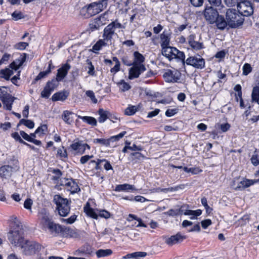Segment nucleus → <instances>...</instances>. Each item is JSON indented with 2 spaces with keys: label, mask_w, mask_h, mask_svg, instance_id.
<instances>
[{
  "label": "nucleus",
  "mask_w": 259,
  "mask_h": 259,
  "mask_svg": "<svg viewBox=\"0 0 259 259\" xmlns=\"http://www.w3.org/2000/svg\"><path fill=\"white\" fill-rule=\"evenodd\" d=\"M164 213L168 216L172 217L180 215L179 209H170L167 211L164 212Z\"/></svg>",
  "instance_id": "obj_59"
},
{
  "label": "nucleus",
  "mask_w": 259,
  "mask_h": 259,
  "mask_svg": "<svg viewBox=\"0 0 259 259\" xmlns=\"http://www.w3.org/2000/svg\"><path fill=\"white\" fill-rule=\"evenodd\" d=\"M60 185L69 188L68 190L70 191V193L72 194L77 193L80 191V189L76 182V180L72 178H63L61 179Z\"/></svg>",
  "instance_id": "obj_7"
},
{
  "label": "nucleus",
  "mask_w": 259,
  "mask_h": 259,
  "mask_svg": "<svg viewBox=\"0 0 259 259\" xmlns=\"http://www.w3.org/2000/svg\"><path fill=\"white\" fill-rule=\"evenodd\" d=\"M122 25L118 22L117 20L112 21L106 26L103 31L102 37L107 41H111L113 35L115 33V30L117 28H123Z\"/></svg>",
  "instance_id": "obj_5"
},
{
  "label": "nucleus",
  "mask_w": 259,
  "mask_h": 259,
  "mask_svg": "<svg viewBox=\"0 0 259 259\" xmlns=\"http://www.w3.org/2000/svg\"><path fill=\"white\" fill-rule=\"evenodd\" d=\"M131 156L132 160L134 161L135 162H137V160H141L142 158L144 157V155L139 152L132 153L131 154Z\"/></svg>",
  "instance_id": "obj_54"
},
{
  "label": "nucleus",
  "mask_w": 259,
  "mask_h": 259,
  "mask_svg": "<svg viewBox=\"0 0 259 259\" xmlns=\"http://www.w3.org/2000/svg\"><path fill=\"white\" fill-rule=\"evenodd\" d=\"M240 179L241 180L238 182L237 185L235 188V190L236 191H243L250 186V183L248 182V179L240 178Z\"/></svg>",
  "instance_id": "obj_25"
},
{
  "label": "nucleus",
  "mask_w": 259,
  "mask_h": 259,
  "mask_svg": "<svg viewBox=\"0 0 259 259\" xmlns=\"http://www.w3.org/2000/svg\"><path fill=\"white\" fill-rule=\"evenodd\" d=\"M171 49H173V50L176 52V55H174V59L177 60L178 61H180L182 63V68L184 69V71H186L185 64H186V60H185V55L184 52L182 51H180L176 47H172Z\"/></svg>",
  "instance_id": "obj_21"
},
{
  "label": "nucleus",
  "mask_w": 259,
  "mask_h": 259,
  "mask_svg": "<svg viewBox=\"0 0 259 259\" xmlns=\"http://www.w3.org/2000/svg\"><path fill=\"white\" fill-rule=\"evenodd\" d=\"M190 46L194 50L199 51L204 49V46L203 42L195 41L193 42V44H191Z\"/></svg>",
  "instance_id": "obj_50"
},
{
  "label": "nucleus",
  "mask_w": 259,
  "mask_h": 259,
  "mask_svg": "<svg viewBox=\"0 0 259 259\" xmlns=\"http://www.w3.org/2000/svg\"><path fill=\"white\" fill-rule=\"evenodd\" d=\"M12 19L14 21H18L19 20L23 19L25 18V16L21 12H17V11H14L12 14Z\"/></svg>",
  "instance_id": "obj_52"
},
{
  "label": "nucleus",
  "mask_w": 259,
  "mask_h": 259,
  "mask_svg": "<svg viewBox=\"0 0 259 259\" xmlns=\"http://www.w3.org/2000/svg\"><path fill=\"white\" fill-rule=\"evenodd\" d=\"M78 118L81 119L84 122L87 123L88 124L95 126L97 125V121L95 118L92 116H81L80 115H76Z\"/></svg>",
  "instance_id": "obj_32"
},
{
  "label": "nucleus",
  "mask_w": 259,
  "mask_h": 259,
  "mask_svg": "<svg viewBox=\"0 0 259 259\" xmlns=\"http://www.w3.org/2000/svg\"><path fill=\"white\" fill-rule=\"evenodd\" d=\"M94 252V248L88 243H85L75 251V254L85 255L87 256L92 255Z\"/></svg>",
  "instance_id": "obj_17"
},
{
  "label": "nucleus",
  "mask_w": 259,
  "mask_h": 259,
  "mask_svg": "<svg viewBox=\"0 0 259 259\" xmlns=\"http://www.w3.org/2000/svg\"><path fill=\"white\" fill-rule=\"evenodd\" d=\"M29 44L26 42H19L14 45V48L18 50H24L28 46Z\"/></svg>",
  "instance_id": "obj_53"
},
{
  "label": "nucleus",
  "mask_w": 259,
  "mask_h": 259,
  "mask_svg": "<svg viewBox=\"0 0 259 259\" xmlns=\"http://www.w3.org/2000/svg\"><path fill=\"white\" fill-rule=\"evenodd\" d=\"M121 60L122 63L127 66H131L134 64V62L130 60L129 57L126 55L122 56Z\"/></svg>",
  "instance_id": "obj_58"
},
{
  "label": "nucleus",
  "mask_w": 259,
  "mask_h": 259,
  "mask_svg": "<svg viewBox=\"0 0 259 259\" xmlns=\"http://www.w3.org/2000/svg\"><path fill=\"white\" fill-rule=\"evenodd\" d=\"M13 167L9 165H5L0 167V177L6 178L10 176L13 171Z\"/></svg>",
  "instance_id": "obj_28"
},
{
  "label": "nucleus",
  "mask_w": 259,
  "mask_h": 259,
  "mask_svg": "<svg viewBox=\"0 0 259 259\" xmlns=\"http://www.w3.org/2000/svg\"><path fill=\"white\" fill-rule=\"evenodd\" d=\"M83 211L88 217L95 220L98 219L99 215L97 209L92 208L89 202H87L84 206Z\"/></svg>",
  "instance_id": "obj_19"
},
{
  "label": "nucleus",
  "mask_w": 259,
  "mask_h": 259,
  "mask_svg": "<svg viewBox=\"0 0 259 259\" xmlns=\"http://www.w3.org/2000/svg\"><path fill=\"white\" fill-rule=\"evenodd\" d=\"M109 112L108 110H104L103 108H100L98 110V121L100 123L104 122L109 118Z\"/></svg>",
  "instance_id": "obj_33"
},
{
  "label": "nucleus",
  "mask_w": 259,
  "mask_h": 259,
  "mask_svg": "<svg viewBox=\"0 0 259 259\" xmlns=\"http://www.w3.org/2000/svg\"><path fill=\"white\" fill-rule=\"evenodd\" d=\"M230 124L228 122L223 124H218V129L221 130L220 133L227 132L230 128Z\"/></svg>",
  "instance_id": "obj_57"
},
{
  "label": "nucleus",
  "mask_w": 259,
  "mask_h": 259,
  "mask_svg": "<svg viewBox=\"0 0 259 259\" xmlns=\"http://www.w3.org/2000/svg\"><path fill=\"white\" fill-rule=\"evenodd\" d=\"M251 163L255 166L259 165V155L257 154V150L255 148L253 154L250 158Z\"/></svg>",
  "instance_id": "obj_44"
},
{
  "label": "nucleus",
  "mask_w": 259,
  "mask_h": 259,
  "mask_svg": "<svg viewBox=\"0 0 259 259\" xmlns=\"http://www.w3.org/2000/svg\"><path fill=\"white\" fill-rule=\"evenodd\" d=\"M186 238L187 236L183 235L180 232H178L176 234L167 237L165 239V242L169 246H172L182 242Z\"/></svg>",
  "instance_id": "obj_15"
},
{
  "label": "nucleus",
  "mask_w": 259,
  "mask_h": 259,
  "mask_svg": "<svg viewBox=\"0 0 259 259\" xmlns=\"http://www.w3.org/2000/svg\"><path fill=\"white\" fill-rule=\"evenodd\" d=\"M23 124L27 127L32 129L34 127V122L30 119H21L17 124V127H18L20 125Z\"/></svg>",
  "instance_id": "obj_39"
},
{
  "label": "nucleus",
  "mask_w": 259,
  "mask_h": 259,
  "mask_svg": "<svg viewBox=\"0 0 259 259\" xmlns=\"http://www.w3.org/2000/svg\"><path fill=\"white\" fill-rule=\"evenodd\" d=\"M53 201L56 204V209L60 216L65 217L68 215L70 211V200L62 197L60 194H56L54 195Z\"/></svg>",
  "instance_id": "obj_2"
},
{
  "label": "nucleus",
  "mask_w": 259,
  "mask_h": 259,
  "mask_svg": "<svg viewBox=\"0 0 259 259\" xmlns=\"http://www.w3.org/2000/svg\"><path fill=\"white\" fill-rule=\"evenodd\" d=\"M135 190L136 188L134 185L123 184L116 185L114 190L116 192H121L129 191L130 190L134 191Z\"/></svg>",
  "instance_id": "obj_27"
},
{
  "label": "nucleus",
  "mask_w": 259,
  "mask_h": 259,
  "mask_svg": "<svg viewBox=\"0 0 259 259\" xmlns=\"http://www.w3.org/2000/svg\"><path fill=\"white\" fill-rule=\"evenodd\" d=\"M1 100L3 104L6 106V109L8 110H11L12 104L14 102V97L9 94L4 95L2 98Z\"/></svg>",
  "instance_id": "obj_22"
},
{
  "label": "nucleus",
  "mask_w": 259,
  "mask_h": 259,
  "mask_svg": "<svg viewBox=\"0 0 259 259\" xmlns=\"http://www.w3.org/2000/svg\"><path fill=\"white\" fill-rule=\"evenodd\" d=\"M197 56H189L186 60V64L192 66L195 68L202 69L205 67V60L200 55Z\"/></svg>",
  "instance_id": "obj_10"
},
{
  "label": "nucleus",
  "mask_w": 259,
  "mask_h": 259,
  "mask_svg": "<svg viewBox=\"0 0 259 259\" xmlns=\"http://www.w3.org/2000/svg\"><path fill=\"white\" fill-rule=\"evenodd\" d=\"M61 236L65 238H80V234L76 229L64 226Z\"/></svg>",
  "instance_id": "obj_16"
},
{
  "label": "nucleus",
  "mask_w": 259,
  "mask_h": 259,
  "mask_svg": "<svg viewBox=\"0 0 259 259\" xmlns=\"http://www.w3.org/2000/svg\"><path fill=\"white\" fill-rule=\"evenodd\" d=\"M42 220L44 221V227L47 228L51 234L54 236H61L64 226L55 223L48 216L43 217Z\"/></svg>",
  "instance_id": "obj_4"
},
{
  "label": "nucleus",
  "mask_w": 259,
  "mask_h": 259,
  "mask_svg": "<svg viewBox=\"0 0 259 259\" xmlns=\"http://www.w3.org/2000/svg\"><path fill=\"white\" fill-rule=\"evenodd\" d=\"M97 211L98 212L99 217L108 219L110 218L111 214L110 212L105 209H99L97 208Z\"/></svg>",
  "instance_id": "obj_45"
},
{
  "label": "nucleus",
  "mask_w": 259,
  "mask_h": 259,
  "mask_svg": "<svg viewBox=\"0 0 259 259\" xmlns=\"http://www.w3.org/2000/svg\"><path fill=\"white\" fill-rule=\"evenodd\" d=\"M237 10L244 18L245 16H250L253 13V8L251 3L248 1L241 2L238 6Z\"/></svg>",
  "instance_id": "obj_9"
},
{
  "label": "nucleus",
  "mask_w": 259,
  "mask_h": 259,
  "mask_svg": "<svg viewBox=\"0 0 259 259\" xmlns=\"http://www.w3.org/2000/svg\"><path fill=\"white\" fill-rule=\"evenodd\" d=\"M171 33L164 30L160 34V39L161 40V47L162 49H170L172 47L169 46Z\"/></svg>",
  "instance_id": "obj_18"
},
{
  "label": "nucleus",
  "mask_w": 259,
  "mask_h": 259,
  "mask_svg": "<svg viewBox=\"0 0 259 259\" xmlns=\"http://www.w3.org/2000/svg\"><path fill=\"white\" fill-rule=\"evenodd\" d=\"M89 7L91 8L93 16L99 14L105 9L108 5V0H100L90 3Z\"/></svg>",
  "instance_id": "obj_12"
},
{
  "label": "nucleus",
  "mask_w": 259,
  "mask_h": 259,
  "mask_svg": "<svg viewBox=\"0 0 259 259\" xmlns=\"http://www.w3.org/2000/svg\"><path fill=\"white\" fill-rule=\"evenodd\" d=\"M61 147L62 148L58 149L57 156H59L60 158H67L68 154L66 149L63 146H62Z\"/></svg>",
  "instance_id": "obj_48"
},
{
  "label": "nucleus",
  "mask_w": 259,
  "mask_h": 259,
  "mask_svg": "<svg viewBox=\"0 0 259 259\" xmlns=\"http://www.w3.org/2000/svg\"><path fill=\"white\" fill-rule=\"evenodd\" d=\"M80 14L85 19H88L93 16L91 9L89 7V4L84 6L81 8L80 11Z\"/></svg>",
  "instance_id": "obj_30"
},
{
  "label": "nucleus",
  "mask_w": 259,
  "mask_h": 259,
  "mask_svg": "<svg viewBox=\"0 0 259 259\" xmlns=\"http://www.w3.org/2000/svg\"><path fill=\"white\" fill-rule=\"evenodd\" d=\"M134 64H144L145 58L144 56L138 51H135L133 53Z\"/></svg>",
  "instance_id": "obj_31"
},
{
  "label": "nucleus",
  "mask_w": 259,
  "mask_h": 259,
  "mask_svg": "<svg viewBox=\"0 0 259 259\" xmlns=\"http://www.w3.org/2000/svg\"><path fill=\"white\" fill-rule=\"evenodd\" d=\"M214 23H215L217 28L221 30H224L228 25L227 20H225L223 16L219 14L217 17Z\"/></svg>",
  "instance_id": "obj_26"
},
{
  "label": "nucleus",
  "mask_w": 259,
  "mask_h": 259,
  "mask_svg": "<svg viewBox=\"0 0 259 259\" xmlns=\"http://www.w3.org/2000/svg\"><path fill=\"white\" fill-rule=\"evenodd\" d=\"M27 54L26 53H23L20 57L14 60L16 64H18L19 66H21L23 63L26 61Z\"/></svg>",
  "instance_id": "obj_51"
},
{
  "label": "nucleus",
  "mask_w": 259,
  "mask_h": 259,
  "mask_svg": "<svg viewBox=\"0 0 259 259\" xmlns=\"http://www.w3.org/2000/svg\"><path fill=\"white\" fill-rule=\"evenodd\" d=\"M219 12L216 8L212 6H206L203 11V16L206 21L210 24L216 21V18L219 16Z\"/></svg>",
  "instance_id": "obj_8"
},
{
  "label": "nucleus",
  "mask_w": 259,
  "mask_h": 259,
  "mask_svg": "<svg viewBox=\"0 0 259 259\" xmlns=\"http://www.w3.org/2000/svg\"><path fill=\"white\" fill-rule=\"evenodd\" d=\"M48 131V126L47 124H42L40 126H38L35 130V133L39 134L41 133L39 135V136H42L45 134V132H47Z\"/></svg>",
  "instance_id": "obj_55"
},
{
  "label": "nucleus",
  "mask_w": 259,
  "mask_h": 259,
  "mask_svg": "<svg viewBox=\"0 0 259 259\" xmlns=\"http://www.w3.org/2000/svg\"><path fill=\"white\" fill-rule=\"evenodd\" d=\"M201 214L202 210L199 209L195 210H190L189 211H187L185 213V215H191V217L190 218L191 220L196 219L197 217L200 215Z\"/></svg>",
  "instance_id": "obj_41"
},
{
  "label": "nucleus",
  "mask_w": 259,
  "mask_h": 259,
  "mask_svg": "<svg viewBox=\"0 0 259 259\" xmlns=\"http://www.w3.org/2000/svg\"><path fill=\"white\" fill-rule=\"evenodd\" d=\"M113 251L110 249H100L96 251V254L98 258H101L103 257L108 256L111 255Z\"/></svg>",
  "instance_id": "obj_35"
},
{
  "label": "nucleus",
  "mask_w": 259,
  "mask_h": 259,
  "mask_svg": "<svg viewBox=\"0 0 259 259\" xmlns=\"http://www.w3.org/2000/svg\"><path fill=\"white\" fill-rule=\"evenodd\" d=\"M11 230L8 234V239L12 244L18 245L23 249V252L26 255H32L40 251L42 245L32 240H25L22 237L23 229L21 224L17 221L11 224Z\"/></svg>",
  "instance_id": "obj_1"
},
{
  "label": "nucleus",
  "mask_w": 259,
  "mask_h": 259,
  "mask_svg": "<svg viewBox=\"0 0 259 259\" xmlns=\"http://www.w3.org/2000/svg\"><path fill=\"white\" fill-rule=\"evenodd\" d=\"M70 147L74 151H76V154L82 155L85 153V148L81 141H78L70 145Z\"/></svg>",
  "instance_id": "obj_24"
},
{
  "label": "nucleus",
  "mask_w": 259,
  "mask_h": 259,
  "mask_svg": "<svg viewBox=\"0 0 259 259\" xmlns=\"http://www.w3.org/2000/svg\"><path fill=\"white\" fill-rule=\"evenodd\" d=\"M71 66L68 63L63 64L57 70L56 77L52 80L55 81V83H59V82L61 81L66 76Z\"/></svg>",
  "instance_id": "obj_13"
},
{
  "label": "nucleus",
  "mask_w": 259,
  "mask_h": 259,
  "mask_svg": "<svg viewBox=\"0 0 259 259\" xmlns=\"http://www.w3.org/2000/svg\"><path fill=\"white\" fill-rule=\"evenodd\" d=\"M48 170L55 174L52 178L53 181H58L59 180L61 179L60 178L62 176L63 173L59 169L49 168Z\"/></svg>",
  "instance_id": "obj_38"
},
{
  "label": "nucleus",
  "mask_w": 259,
  "mask_h": 259,
  "mask_svg": "<svg viewBox=\"0 0 259 259\" xmlns=\"http://www.w3.org/2000/svg\"><path fill=\"white\" fill-rule=\"evenodd\" d=\"M20 135L17 132H14L11 134V137L16 141L20 143L23 144L25 142L20 137Z\"/></svg>",
  "instance_id": "obj_61"
},
{
  "label": "nucleus",
  "mask_w": 259,
  "mask_h": 259,
  "mask_svg": "<svg viewBox=\"0 0 259 259\" xmlns=\"http://www.w3.org/2000/svg\"><path fill=\"white\" fill-rule=\"evenodd\" d=\"M224 2L228 7H231L237 6V8H238V6L241 4V1L239 0H224Z\"/></svg>",
  "instance_id": "obj_56"
},
{
  "label": "nucleus",
  "mask_w": 259,
  "mask_h": 259,
  "mask_svg": "<svg viewBox=\"0 0 259 259\" xmlns=\"http://www.w3.org/2000/svg\"><path fill=\"white\" fill-rule=\"evenodd\" d=\"M69 93L68 91L63 90L55 93L52 96V100L53 102L56 101H64L69 96Z\"/></svg>",
  "instance_id": "obj_20"
},
{
  "label": "nucleus",
  "mask_w": 259,
  "mask_h": 259,
  "mask_svg": "<svg viewBox=\"0 0 259 259\" xmlns=\"http://www.w3.org/2000/svg\"><path fill=\"white\" fill-rule=\"evenodd\" d=\"M72 114H73L72 112L69 110H65L62 115V118L66 123L71 124L73 121V118L70 117V115Z\"/></svg>",
  "instance_id": "obj_34"
},
{
  "label": "nucleus",
  "mask_w": 259,
  "mask_h": 259,
  "mask_svg": "<svg viewBox=\"0 0 259 259\" xmlns=\"http://www.w3.org/2000/svg\"><path fill=\"white\" fill-rule=\"evenodd\" d=\"M251 101L252 102H256L259 104V86H255L253 88L251 93Z\"/></svg>",
  "instance_id": "obj_40"
},
{
  "label": "nucleus",
  "mask_w": 259,
  "mask_h": 259,
  "mask_svg": "<svg viewBox=\"0 0 259 259\" xmlns=\"http://www.w3.org/2000/svg\"><path fill=\"white\" fill-rule=\"evenodd\" d=\"M183 170L188 173H191L193 175H197L202 171L199 167H190L188 168L187 166H184Z\"/></svg>",
  "instance_id": "obj_46"
},
{
  "label": "nucleus",
  "mask_w": 259,
  "mask_h": 259,
  "mask_svg": "<svg viewBox=\"0 0 259 259\" xmlns=\"http://www.w3.org/2000/svg\"><path fill=\"white\" fill-rule=\"evenodd\" d=\"M93 143L94 144H99L102 146H105L106 147H109L110 145L109 139H94L93 140Z\"/></svg>",
  "instance_id": "obj_42"
},
{
  "label": "nucleus",
  "mask_w": 259,
  "mask_h": 259,
  "mask_svg": "<svg viewBox=\"0 0 259 259\" xmlns=\"http://www.w3.org/2000/svg\"><path fill=\"white\" fill-rule=\"evenodd\" d=\"M181 72L177 69H167L162 75L165 82L168 83L181 82Z\"/></svg>",
  "instance_id": "obj_6"
},
{
  "label": "nucleus",
  "mask_w": 259,
  "mask_h": 259,
  "mask_svg": "<svg viewBox=\"0 0 259 259\" xmlns=\"http://www.w3.org/2000/svg\"><path fill=\"white\" fill-rule=\"evenodd\" d=\"M55 67L52 65V61H50L48 67L46 71L40 72L36 77L32 81V84L35 83L38 80L45 78L48 74L51 72V69Z\"/></svg>",
  "instance_id": "obj_23"
},
{
  "label": "nucleus",
  "mask_w": 259,
  "mask_h": 259,
  "mask_svg": "<svg viewBox=\"0 0 259 259\" xmlns=\"http://www.w3.org/2000/svg\"><path fill=\"white\" fill-rule=\"evenodd\" d=\"M99 28L100 27L99 25H97V24L94 20L89 24V31L93 32L95 30H99Z\"/></svg>",
  "instance_id": "obj_62"
},
{
  "label": "nucleus",
  "mask_w": 259,
  "mask_h": 259,
  "mask_svg": "<svg viewBox=\"0 0 259 259\" xmlns=\"http://www.w3.org/2000/svg\"><path fill=\"white\" fill-rule=\"evenodd\" d=\"M147 255V253L146 252L137 251L127 254L126 255L123 256V258L139 259L140 257H145Z\"/></svg>",
  "instance_id": "obj_29"
},
{
  "label": "nucleus",
  "mask_w": 259,
  "mask_h": 259,
  "mask_svg": "<svg viewBox=\"0 0 259 259\" xmlns=\"http://www.w3.org/2000/svg\"><path fill=\"white\" fill-rule=\"evenodd\" d=\"M228 53V51L226 50H222L218 52L215 55V57L220 59H224L226 55Z\"/></svg>",
  "instance_id": "obj_64"
},
{
  "label": "nucleus",
  "mask_w": 259,
  "mask_h": 259,
  "mask_svg": "<svg viewBox=\"0 0 259 259\" xmlns=\"http://www.w3.org/2000/svg\"><path fill=\"white\" fill-rule=\"evenodd\" d=\"M146 70L144 64H133L128 70V78L131 80L137 78Z\"/></svg>",
  "instance_id": "obj_11"
},
{
  "label": "nucleus",
  "mask_w": 259,
  "mask_h": 259,
  "mask_svg": "<svg viewBox=\"0 0 259 259\" xmlns=\"http://www.w3.org/2000/svg\"><path fill=\"white\" fill-rule=\"evenodd\" d=\"M179 112V109L178 108H175V109H168L165 111V116L167 117H171L174 116V115L178 113Z\"/></svg>",
  "instance_id": "obj_60"
},
{
  "label": "nucleus",
  "mask_w": 259,
  "mask_h": 259,
  "mask_svg": "<svg viewBox=\"0 0 259 259\" xmlns=\"http://www.w3.org/2000/svg\"><path fill=\"white\" fill-rule=\"evenodd\" d=\"M86 63L87 66L85 67V69L86 70H88V73L89 75L91 76H95L96 75L95 73V67L93 65L92 61L91 60L88 59L86 60Z\"/></svg>",
  "instance_id": "obj_37"
},
{
  "label": "nucleus",
  "mask_w": 259,
  "mask_h": 259,
  "mask_svg": "<svg viewBox=\"0 0 259 259\" xmlns=\"http://www.w3.org/2000/svg\"><path fill=\"white\" fill-rule=\"evenodd\" d=\"M85 94L88 97H89L91 99V100L94 103L96 104L97 103L98 100L96 98L95 94L93 92V91L91 90L87 91L85 93Z\"/></svg>",
  "instance_id": "obj_63"
},
{
  "label": "nucleus",
  "mask_w": 259,
  "mask_h": 259,
  "mask_svg": "<svg viewBox=\"0 0 259 259\" xmlns=\"http://www.w3.org/2000/svg\"><path fill=\"white\" fill-rule=\"evenodd\" d=\"M226 19L229 26L231 28H236L241 26L244 21V18L239 11L233 8L227 10Z\"/></svg>",
  "instance_id": "obj_3"
},
{
  "label": "nucleus",
  "mask_w": 259,
  "mask_h": 259,
  "mask_svg": "<svg viewBox=\"0 0 259 259\" xmlns=\"http://www.w3.org/2000/svg\"><path fill=\"white\" fill-rule=\"evenodd\" d=\"M54 80L47 81L44 90L41 91L40 95L42 98L48 99L52 93L58 86L59 83H55Z\"/></svg>",
  "instance_id": "obj_14"
},
{
  "label": "nucleus",
  "mask_w": 259,
  "mask_h": 259,
  "mask_svg": "<svg viewBox=\"0 0 259 259\" xmlns=\"http://www.w3.org/2000/svg\"><path fill=\"white\" fill-rule=\"evenodd\" d=\"M140 105L138 106L128 105V107L125 109L124 114L128 116L134 115L139 109Z\"/></svg>",
  "instance_id": "obj_36"
},
{
  "label": "nucleus",
  "mask_w": 259,
  "mask_h": 259,
  "mask_svg": "<svg viewBox=\"0 0 259 259\" xmlns=\"http://www.w3.org/2000/svg\"><path fill=\"white\" fill-rule=\"evenodd\" d=\"M242 70V74L247 75L252 71V68L250 64L246 63L243 66Z\"/></svg>",
  "instance_id": "obj_49"
},
{
  "label": "nucleus",
  "mask_w": 259,
  "mask_h": 259,
  "mask_svg": "<svg viewBox=\"0 0 259 259\" xmlns=\"http://www.w3.org/2000/svg\"><path fill=\"white\" fill-rule=\"evenodd\" d=\"M118 84L121 85V87H120V89L122 92H125L131 89L130 84L125 82L123 79L121 80L120 82H119Z\"/></svg>",
  "instance_id": "obj_47"
},
{
  "label": "nucleus",
  "mask_w": 259,
  "mask_h": 259,
  "mask_svg": "<svg viewBox=\"0 0 259 259\" xmlns=\"http://www.w3.org/2000/svg\"><path fill=\"white\" fill-rule=\"evenodd\" d=\"M201 202L202 205L204 207L206 213L208 215H209L210 213H211L213 209L208 205L207 198L205 197H203L201 199Z\"/></svg>",
  "instance_id": "obj_43"
}]
</instances>
